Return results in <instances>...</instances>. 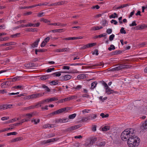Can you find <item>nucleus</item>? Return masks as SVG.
<instances>
[{
    "label": "nucleus",
    "instance_id": "nucleus-1",
    "mask_svg": "<svg viewBox=\"0 0 147 147\" xmlns=\"http://www.w3.org/2000/svg\"><path fill=\"white\" fill-rule=\"evenodd\" d=\"M128 139L127 144L129 147L137 146L139 145L140 140L139 138L134 135H130Z\"/></svg>",
    "mask_w": 147,
    "mask_h": 147
},
{
    "label": "nucleus",
    "instance_id": "nucleus-2",
    "mask_svg": "<svg viewBox=\"0 0 147 147\" xmlns=\"http://www.w3.org/2000/svg\"><path fill=\"white\" fill-rule=\"evenodd\" d=\"M102 85L104 86L105 88V92L108 94H117L118 92L117 91H115L111 89L108 86L107 84L104 81L102 82Z\"/></svg>",
    "mask_w": 147,
    "mask_h": 147
},
{
    "label": "nucleus",
    "instance_id": "nucleus-3",
    "mask_svg": "<svg viewBox=\"0 0 147 147\" xmlns=\"http://www.w3.org/2000/svg\"><path fill=\"white\" fill-rule=\"evenodd\" d=\"M128 130V129L125 130L121 134V138L123 141H126L127 140H128L129 137H130V136H129L130 135L127 132V130Z\"/></svg>",
    "mask_w": 147,
    "mask_h": 147
},
{
    "label": "nucleus",
    "instance_id": "nucleus-4",
    "mask_svg": "<svg viewBox=\"0 0 147 147\" xmlns=\"http://www.w3.org/2000/svg\"><path fill=\"white\" fill-rule=\"evenodd\" d=\"M66 109L65 108H62L55 111L52 113H51L48 115L49 117H51L52 116L55 115L57 114L61 113L65 111Z\"/></svg>",
    "mask_w": 147,
    "mask_h": 147
},
{
    "label": "nucleus",
    "instance_id": "nucleus-5",
    "mask_svg": "<svg viewBox=\"0 0 147 147\" xmlns=\"http://www.w3.org/2000/svg\"><path fill=\"white\" fill-rule=\"evenodd\" d=\"M66 72H58L53 73L52 74L55 75L56 77H59L61 75V73H66ZM68 73H78V71L76 70H70L69 72H67Z\"/></svg>",
    "mask_w": 147,
    "mask_h": 147
},
{
    "label": "nucleus",
    "instance_id": "nucleus-6",
    "mask_svg": "<svg viewBox=\"0 0 147 147\" xmlns=\"http://www.w3.org/2000/svg\"><path fill=\"white\" fill-rule=\"evenodd\" d=\"M44 93H38L32 94V99H36L42 96L44 94Z\"/></svg>",
    "mask_w": 147,
    "mask_h": 147
},
{
    "label": "nucleus",
    "instance_id": "nucleus-7",
    "mask_svg": "<svg viewBox=\"0 0 147 147\" xmlns=\"http://www.w3.org/2000/svg\"><path fill=\"white\" fill-rule=\"evenodd\" d=\"M71 76L69 75H65L63 76H61L60 78L62 81H67L70 79Z\"/></svg>",
    "mask_w": 147,
    "mask_h": 147
},
{
    "label": "nucleus",
    "instance_id": "nucleus-8",
    "mask_svg": "<svg viewBox=\"0 0 147 147\" xmlns=\"http://www.w3.org/2000/svg\"><path fill=\"white\" fill-rule=\"evenodd\" d=\"M140 128L142 130L147 129V119L144 122L142 123L140 126Z\"/></svg>",
    "mask_w": 147,
    "mask_h": 147
},
{
    "label": "nucleus",
    "instance_id": "nucleus-9",
    "mask_svg": "<svg viewBox=\"0 0 147 147\" xmlns=\"http://www.w3.org/2000/svg\"><path fill=\"white\" fill-rule=\"evenodd\" d=\"M140 128L142 130L147 129V119L144 122L142 123L140 126Z\"/></svg>",
    "mask_w": 147,
    "mask_h": 147
},
{
    "label": "nucleus",
    "instance_id": "nucleus-10",
    "mask_svg": "<svg viewBox=\"0 0 147 147\" xmlns=\"http://www.w3.org/2000/svg\"><path fill=\"white\" fill-rule=\"evenodd\" d=\"M49 39L50 38L49 37H47L45 38L41 43L40 45V47H44L46 45V43L49 41Z\"/></svg>",
    "mask_w": 147,
    "mask_h": 147
},
{
    "label": "nucleus",
    "instance_id": "nucleus-11",
    "mask_svg": "<svg viewBox=\"0 0 147 147\" xmlns=\"http://www.w3.org/2000/svg\"><path fill=\"white\" fill-rule=\"evenodd\" d=\"M147 27V25L146 26L145 24L141 25L140 26H138L134 28V29L136 30H142Z\"/></svg>",
    "mask_w": 147,
    "mask_h": 147
},
{
    "label": "nucleus",
    "instance_id": "nucleus-12",
    "mask_svg": "<svg viewBox=\"0 0 147 147\" xmlns=\"http://www.w3.org/2000/svg\"><path fill=\"white\" fill-rule=\"evenodd\" d=\"M55 140V138H52L50 139H49L47 140H44L42 141L41 142V144L43 145L47 143H49L53 142Z\"/></svg>",
    "mask_w": 147,
    "mask_h": 147
},
{
    "label": "nucleus",
    "instance_id": "nucleus-13",
    "mask_svg": "<svg viewBox=\"0 0 147 147\" xmlns=\"http://www.w3.org/2000/svg\"><path fill=\"white\" fill-rule=\"evenodd\" d=\"M125 63L120 65V67H121V69H127L131 67L130 65H125Z\"/></svg>",
    "mask_w": 147,
    "mask_h": 147
},
{
    "label": "nucleus",
    "instance_id": "nucleus-14",
    "mask_svg": "<svg viewBox=\"0 0 147 147\" xmlns=\"http://www.w3.org/2000/svg\"><path fill=\"white\" fill-rule=\"evenodd\" d=\"M69 120L68 118H66L65 119H60L57 120H56L55 123H58L59 122L60 123H63V122H65L66 121H68Z\"/></svg>",
    "mask_w": 147,
    "mask_h": 147
},
{
    "label": "nucleus",
    "instance_id": "nucleus-15",
    "mask_svg": "<svg viewBox=\"0 0 147 147\" xmlns=\"http://www.w3.org/2000/svg\"><path fill=\"white\" fill-rule=\"evenodd\" d=\"M25 66L26 67H35L36 66V64L34 63H30L28 64H25Z\"/></svg>",
    "mask_w": 147,
    "mask_h": 147
},
{
    "label": "nucleus",
    "instance_id": "nucleus-16",
    "mask_svg": "<svg viewBox=\"0 0 147 147\" xmlns=\"http://www.w3.org/2000/svg\"><path fill=\"white\" fill-rule=\"evenodd\" d=\"M97 117V115L96 114H93L92 115H90L88 117L89 120H93L95 119Z\"/></svg>",
    "mask_w": 147,
    "mask_h": 147
},
{
    "label": "nucleus",
    "instance_id": "nucleus-17",
    "mask_svg": "<svg viewBox=\"0 0 147 147\" xmlns=\"http://www.w3.org/2000/svg\"><path fill=\"white\" fill-rule=\"evenodd\" d=\"M128 129V130H127V132L130 135H134V129L132 128H129L127 129Z\"/></svg>",
    "mask_w": 147,
    "mask_h": 147
},
{
    "label": "nucleus",
    "instance_id": "nucleus-18",
    "mask_svg": "<svg viewBox=\"0 0 147 147\" xmlns=\"http://www.w3.org/2000/svg\"><path fill=\"white\" fill-rule=\"evenodd\" d=\"M40 41V39H38L34 43H33L32 45V48L34 47H37L38 44V42Z\"/></svg>",
    "mask_w": 147,
    "mask_h": 147
},
{
    "label": "nucleus",
    "instance_id": "nucleus-19",
    "mask_svg": "<svg viewBox=\"0 0 147 147\" xmlns=\"http://www.w3.org/2000/svg\"><path fill=\"white\" fill-rule=\"evenodd\" d=\"M96 138H95L91 140L88 139V141L90 142V144H91V145H92L96 141Z\"/></svg>",
    "mask_w": 147,
    "mask_h": 147
},
{
    "label": "nucleus",
    "instance_id": "nucleus-20",
    "mask_svg": "<svg viewBox=\"0 0 147 147\" xmlns=\"http://www.w3.org/2000/svg\"><path fill=\"white\" fill-rule=\"evenodd\" d=\"M69 49V48H65L62 49H59L57 50V51L59 52H62L63 51H68Z\"/></svg>",
    "mask_w": 147,
    "mask_h": 147
},
{
    "label": "nucleus",
    "instance_id": "nucleus-21",
    "mask_svg": "<svg viewBox=\"0 0 147 147\" xmlns=\"http://www.w3.org/2000/svg\"><path fill=\"white\" fill-rule=\"evenodd\" d=\"M15 44H16V43L14 42H10L3 44L1 45V46H9Z\"/></svg>",
    "mask_w": 147,
    "mask_h": 147
},
{
    "label": "nucleus",
    "instance_id": "nucleus-22",
    "mask_svg": "<svg viewBox=\"0 0 147 147\" xmlns=\"http://www.w3.org/2000/svg\"><path fill=\"white\" fill-rule=\"evenodd\" d=\"M26 116H28V117L27 118H26L25 119V121H28L29 120V119L31 118L32 116V114H27L26 115Z\"/></svg>",
    "mask_w": 147,
    "mask_h": 147
},
{
    "label": "nucleus",
    "instance_id": "nucleus-23",
    "mask_svg": "<svg viewBox=\"0 0 147 147\" xmlns=\"http://www.w3.org/2000/svg\"><path fill=\"white\" fill-rule=\"evenodd\" d=\"M97 85V82H94L92 83L91 84V86L90 88L93 89Z\"/></svg>",
    "mask_w": 147,
    "mask_h": 147
},
{
    "label": "nucleus",
    "instance_id": "nucleus-24",
    "mask_svg": "<svg viewBox=\"0 0 147 147\" xmlns=\"http://www.w3.org/2000/svg\"><path fill=\"white\" fill-rule=\"evenodd\" d=\"M85 77V76L84 74H81L78 75L77 78L79 79H82L84 78Z\"/></svg>",
    "mask_w": 147,
    "mask_h": 147
},
{
    "label": "nucleus",
    "instance_id": "nucleus-25",
    "mask_svg": "<svg viewBox=\"0 0 147 147\" xmlns=\"http://www.w3.org/2000/svg\"><path fill=\"white\" fill-rule=\"evenodd\" d=\"M109 129L110 127L108 126H105L102 128V130L103 131H106L109 130Z\"/></svg>",
    "mask_w": 147,
    "mask_h": 147
},
{
    "label": "nucleus",
    "instance_id": "nucleus-26",
    "mask_svg": "<svg viewBox=\"0 0 147 147\" xmlns=\"http://www.w3.org/2000/svg\"><path fill=\"white\" fill-rule=\"evenodd\" d=\"M22 137H18L14 139L13 140H12L11 141V142H14L16 141H18L22 140Z\"/></svg>",
    "mask_w": 147,
    "mask_h": 147
},
{
    "label": "nucleus",
    "instance_id": "nucleus-27",
    "mask_svg": "<svg viewBox=\"0 0 147 147\" xmlns=\"http://www.w3.org/2000/svg\"><path fill=\"white\" fill-rule=\"evenodd\" d=\"M121 67H120V65L116 67L112 68L111 69V71H118L121 70Z\"/></svg>",
    "mask_w": 147,
    "mask_h": 147
},
{
    "label": "nucleus",
    "instance_id": "nucleus-28",
    "mask_svg": "<svg viewBox=\"0 0 147 147\" xmlns=\"http://www.w3.org/2000/svg\"><path fill=\"white\" fill-rule=\"evenodd\" d=\"M24 86H23L18 85L17 86H15L12 87L13 88L16 89H23Z\"/></svg>",
    "mask_w": 147,
    "mask_h": 147
},
{
    "label": "nucleus",
    "instance_id": "nucleus-29",
    "mask_svg": "<svg viewBox=\"0 0 147 147\" xmlns=\"http://www.w3.org/2000/svg\"><path fill=\"white\" fill-rule=\"evenodd\" d=\"M13 129V127H11L10 128H5L3 129L0 130V132H2Z\"/></svg>",
    "mask_w": 147,
    "mask_h": 147
},
{
    "label": "nucleus",
    "instance_id": "nucleus-30",
    "mask_svg": "<svg viewBox=\"0 0 147 147\" xmlns=\"http://www.w3.org/2000/svg\"><path fill=\"white\" fill-rule=\"evenodd\" d=\"M115 49V47L113 45H111L110 47L108 48V49L109 51H111L113 50H114Z\"/></svg>",
    "mask_w": 147,
    "mask_h": 147
},
{
    "label": "nucleus",
    "instance_id": "nucleus-31",
    "mask_svg": "<svg viewBox=\"0 0 147 147\" xmlns=\"http://www.w3.org/2000/svg\"><path fill=\"white\" fill-rule=\"evenodd\" d=\"M17 133L16 132H10L7 133V136H9L11 135H15L17 134Z\"/></svg>",
    "mask_w": 147,
    "mask_h": 147
},
{
    "label": "nucleus",
    "instance_id": "nucleus-32",
    "mask_svg": "<svg viewBox=\"0 0 147 147\" xmlns=\"http://www.w3.org/2000/svg\"><path fill=\"white\" fill-rule=\"evenodd\" d=\"M36 29L35 28H28L26 29V31L27 32H34L35 31H37V30H35Z\"/></svg>",
    "mask_w": 147,
    "mask_h": 147
},
{
    "label": "nucleus",
    "instance_id": "nucleus-33",
    "mask_svg": "<svg viewBox=\"0 0 147 147\" xmlns=\"http://www.w3.org/2000/svg\"><path fill=\"white\" fill-rule=\"evenodd\" d=\"M58 81H57V82H55V80H53L50 82V84L51 85H55L58 84Z\"/></svg>",
    "mask_w": 147,
    "mask_h": 147
},
{
    "label": "nucleus",
    "instance_id": "nucleus-34",
    "mask_svg": "<svg viewBox=\"0 0 147 147\" xmlns=\"http://www.w3.org/2000/svg\"><path fill=\"white\" fill-rule=\"evenodd\" d=\"M100 116H101V117L102 118H106L107 117L109 116V115L108 114L105 115V114L104 113H102L100 114Z\"/></svg>",
    "mask_w": 147,
    "mask_h": 147
},
{
    "label": "nucleus",
    "instance_id": "nucleus-35",
    "mask_svg": "<svg viewBox=\"0 0 147 147\" xmlns=\"http://www.w3.org/2000/svg\"><path fill=\"white\" fill-rule=\"evenodd\" d=\"M76 113L71 115L69 116V119H73L76 117Z\"/></svg>",
    "mask_w": 147,
    "mask_h": 147
},
{
    "label": "nucleus",
    "instance_id": "nucleus-36",
    "mask_svg": "<svg viewBox=\"0 0 147 147\" xmlns=\"http://www.w3.org/2000/svg\"><path fill=\"white\" fill-rule=\"evenodd\" d=\"M31 121L32 122H34V124H36L38 123L39 122L40 119H38L37 120V121H36V119H32Z\"/></svg>",
    "mask_w": 147,
    "mask_h": 147
},
{
    "label": "nucleus",
    "instance_id": "nucleus-37",
    "mask_svg": "<svg viewBox=\"0 0 147 147\" xmlns=\"http://www.w3.org/2000/svg\"><path fill=\"white\" fill-rule=\"evenodd\" d=\"M96 44V43L94 42L92 43H89L88 44V47H90L95 46Z\"/></svg>",
    "mask_w": 147,
    "mask_h": 147
},
{
    "label": "nucleus",
    "instance_id": "nucleus-38",
    "mask_svg": "<svg viewBox=\"0 0 147 147\" xmlns=\"http://www.w3.org/2000/svg\"><path fill=\"white\" fill-rule=\"evenodd\" d=\"M34 106H30V107H25L24 109V110H29V109H34Z\"/></svg>",
    "mask_w": 147,
    "mask_h": 147
},
{
    "label": "nucleus",
    "instance_id": "nucleus-39",
    "mask_svg": "<svg viewBox=\"0 0 147 147\" xmlns=\"http://www.w3.org/2000/svg\"><path fill=\"white\" fill-rule=\"evenodd\" d=\"M105 144V142H100L99 144H98L97 146H104Z\"/></svg>",
    "mask_w": 147,
    "mask_h": 147
},
{
    "label": "nucleus",
    "instance_id": "nucleus-40",
    "mask_svg": "<svg viewBox=\"0 0 147 147\" xmlns=\"http://www.w3.org/2000/svg\"><path fill=\"white\" fill-rule=\"evenodd\" d=\"M120 32L121 34H125L126 33L125 31L124 30V28L122 27L120 30Z\"/></svg>",
    "mask_w": 147,
    "mask_h": 147
},
{
    "label": "nucleus",
    "instance_id": "nucleus-41",
    "mask_svg": "<svg viewBox=\"0 0 147 147\" xmlns=\"http://www.w3.org/2000/svg\"><path fill=\"white\" fill-rule=\"evenodd\" d=\"M88 117H84L82 118V120L80 121V122H84V121H86L88 120H88Z\"/></svg>",
    "mask_w": 147,
    "mask_h": 147
},
{
    "label": "nucleus",
    "instance_id": "nucleus-42",
    "mask_svg": "<svg viewBox=\"0 0 147 147\" xmlns=\"http://www.w3.org/2000/svg\"><path fill=\"white\" fill-rule=\"evenodd\" d=\"M49 102V99H47L45 100L42 101H40V103L41 104H44L45 102Z\"/></svg>",
    "mask_w": 147,
    "mask_h": 147
},
{
    "label": "nucleus",
    "instance_id": "nucleus-43",
    "mask_svg": "<svg viewBox=\"0 0 147 147\" xmlns=\"http://www.w3.org/2000/svg\"><path fill=\"white\" fill-rule=\"evenodd\" d=\"M58 100V99L56 98L55 97H53L50 98V99H49V101L51 102L55 100Z\"/></svg>",
    "mask_w": 147,
    "mask_h": 147
},
{
    "label": "nucleus",
    "instance_id": "nucleus-44",
    "mask_svg": "<svg viewBox=\"0 0 147 147\" xmlns=\"http://www.w3.org/2000/svg\"><path fill=\"white\" fill-rule=\"evenodd\" d=\"M20 123H15V124H11L10 125H9V126H10V127H13V128H14V126H18L19 125H20Z\"/></svg>",
    "mask_w": 147,
    "mask_h": 147
},
{
    "label": "nucleus",
    "instance_id": "nucleus-45",
    "mask_svg": "<svg viewBox=\"0 0 147 147\" xmlns=\"http://www.w3.org/2000/svg\"><path fill=\"white\" fill-rule=\"evenodd\" d=\"M19 80V77L17 76L12 78L11 79V81H12V82H13L16 80Z\"/></svg>",
    "mask_w": 147,
    "mask_h": 147
},
{
    "label": "nucleus",
    "instance_id": "nucleus-46",
    "mask_svg": "<svg viewBox=\"0 0 147 147\" xmlns=\"http://www.w3.org/2000/svg\"><path fill=\"white\" fill-rule=\"evenodd\" d=\"M115 35L113 34H112L110 35L109 37V40L111 41H112Z\"/></svg>",
    "mask_w": 147,
    "mask_h": 147
},
{
    "label": "nucleus",
    "instance_id": "nucleus-47",
    "mask_svg": "<svg viewBox=\"0 0 147 147\" xmlns=\"http://www.w3.org/2000/svg\"><path fill=\"white\" fill-rule=\"evenodd\" d=\"M20 34V33H17L16 34H15L12 35L11 36V37L12 38L16 37L17 36H18Z\"/></svg>",
    "mask_w": 147,
    "mask_h": 147
},
{
    "label": "nucleus",
    "instance_id": "nucleus-48",
    "mask_svg": "<svg viewBox=\"0 0 147 147\" xmlns=\"http://www.w3.org/2000/svg\"><path fill=\"white\" fill-rule=\"evenodd\" d=\"M40 20L41 21H43L46 23L48 22H50L49 21H48L47 19H44V18H41Z\"/></svg>",
    "mask_w": 147,
    "mask_h": 147
},
{
    "label": "nucleus",
    "instance_id": "nucleus-49",
    "mask_svg": "<svg viewBox=\"0 0 147 147\" xmlns=\"http://www.w3.org/2000/svg\"><path fill=\"white\" fill-rule=\"evenodd\" d=\"M63 29H56L52 30V31L53 32H61V31Z\"/></svg>",
    "mask_w": 147,
    "mask_h": 147
},
{
    "label": "nucleus",
    "instance_id": "nucleus-50",
    "mask_svg": "<svg viewBox=\"0 0 147 147\" xmlns=\"http://www.w3.org/2000/svg\"><path fill=\"white\" fill-rule=\"evenodd\" d=\"M107 23V21L106 20H102V25L103 26H106V24Z\"/></svg>",
    "mask_w": 147,
    "mask_h": 147
},
{
    "label": "nucleus",
    "instance_id": "nucleus-51",
    "mask_svg": "<svg viewBox=\"0 0 147 147\" xmlns=\"http://www.w3.org/2000/svg\"><path fill=\"white\" fill-rule=\"evenodd\" d=\"M55 68H48L46 70V71L47 72H51L52 71H53L54 70Z\"/></svg>",
    "mask_w": 147,
    "mask_h": 147
},
{
    "label": "nucleus",
    "instance_id": "nucleus-52",
    "mask_svg": "<svg viewBox=\"0 0 147 147\" xmlns=\"http://www.w3.org/2000/svg\"><path fill=\"white\" fill-rule=\"evenodd\" d=\"M16 121V119L15 118H14L13 119L11 120H9L6 123H12L13 122V121Z\"/></svg>",
    "mask_w": 147,
    "mask_h": 147
},
{
    "label": "nucleus",
    "instance_id": "nucleus-53",
    "mask_svg": "<svg viewBox=\"0 0 147 147\" xmlns=\"http://www.w3.org/2000/svg\"><path fill=\"white\" fill-rule=\"evenodd\" d=\"M66 2L65 1H63L57 2V3H58V5H60L65 3Z\"/></svg>",
    "mask_w": 147,
    "mask_h": 147
},
{
    "label": "nucleus",
    "instance_id": "nucleus-54",
    "mask_svg": "<svg viewBox=\"0 0 147 147\" xmlns=\"http://www.w3.org/2000/svg\"><path fill=\"white\" fill-rule=\"evenodd\" d=\"M146 45L145 42H143L142 43H140L138 45V46H140V47H144Z\"/></svg>",
    "mask_w": 147,
    "mask_h": 147
},
{
    "label": "nucleus",
    "instance_id": "nucleus-55",
    "mask_svg": "<svg viewBox=\"0 0 147 147\" xmlns=\"http://www.w3.org/2000/svg\"><path fill=\"white\" fill-rule=\"evenodd\" d=\"M112 30L111 29H109L107 30L106 32L108 34H110L112 33Z\"/></svg>",
    "mask_w": 147,
    "mask_h": 147
},
{
    "label": "nucleus",
    "instance_id": "nucleus-56",
    "mask_svg": "<svg viewBox=\"0 0 147 147\" xmlns=\"http://www.w3.org/2000/svg\"><path fill=\"white\" fill-rule=\"evenodd\" d=\"M38 52H43L46 51H47V50L46 49H38Z\"/></svg>",
    "mask_w": 147,
    "mask_h": 147
},
{
    "label": "nucleus",
    "instance_id": "nucleus-57",
    "mask_svg": "<svg viewBox=\"0 0 147 147\" xmlns=\"http://www.w3.org/2000/svg\"><path fill=\"white\" fill-rule=\"evenodd\" d=\"M88 48H89L88 47V44H87V45H85L84 46L81 47V49H86Z\"/></svg>",
    "mask_w": 147,
    "mask_h": 147
},
{
    "label": "nucleus",
    "instance_id": "nucleus-58",
    "mask_svg": "<svg viewBox=\"0 0 147 147\" xmlns=\"http://www.w3.org/2000/svg\"><path fill=\"white\" fill-rule=\"evenodd\" d=\"M111 23H114V24L116 25L117 24L118 22L116 20H112L111 21Z\"/></svg>",
    "mask_w": 147,
    "mask_h": 147
},
{
    "label": "nucleus",
    "instance_id": "nucleus-59",
    "mask_svg": "<svg viewBox=\"0 0 147 147\" xmlns=\"http://www.w3.org/2000/svg\"><path fill=\"white\" fill-rule=\"evenodd\" d=\"M94 65H91V66H87V68H91V69H95V67H96V66H94Z\"/></svg>",
    "mask_w": 147,
    "mask_h": 147
},
{
    "label": "nucleus",
    "instance_id": "nucleus-60",
    "mask_svg": "<svg viewBox=\"0 0 147 147\" xmlns=\"http://www.w3.org/2000/svg\"><path fill=\"white\" fill-rule=\"evenodd\" d=\"M82 87V86L80 85H78L75 88V89L76 90H79L81 89Z\"/></svg>",
    "mask_w": 147,
    "mask_h": 147
},
{
    "label": "nucleus",
    "instance_id": "nucleus-61",
    "mask_svg": "<svg viewBox=\"0 0 147 147\" xmlns=\"http://www.w3.org/2000/svg\"><path fill=\"white\" fill-rule=\"evenodd\" d=\"M137 25V24L136 23V22L135 21H134L132 22V23L129 24V26H136Z\"/></svg>",
    "mask_w": 147,
    "mask_h": 147
},
{
    "label": "nucleus",
    "instance_id": "nucleus-62",
    "mask_svg": "<svg viewBox=\"0 0 147 147\" xmlns=\"http://www.w3.org/2000/svg\"><path fill=\"white\" fill-rule=\"evenodd\" d=\"M92 30H99V27H94L92 28Z\"/></svg>",
    "mask_w": 147,
    "mask_h": 147
},
{
    "label": "nucleus",
    "instance_id": "nucleus-63",
    "mask_svg": "<svg viewBox=\"0 0 147 147\" xmlns=\"http://www.w3.org/2000/svg\"><path fill=\"white\" fill-rule=\"evenodd\" d=\"M96 125H93L92 127V130L94 131H96Z\"/></svg>",
    "mask_w": 147,
    "mask_h": 147
},
{
    "label": "nucleus",
    "instance_id": "nucleus-64",
    "mask_svg": "<svg viewBox=\"0 0 147 147\" xmlns=\"http://www.w3.org/2000/svg\"><path fill=\"white\" fill-rule=\"evenodd\" d=\"M134 10H133L132 12H131L130 13V14L129 16V18H130L131 17H132L134 14Z\"/></svg>",
    "mask_w": 147,
    "mask_h": 147
}]
</instances>
